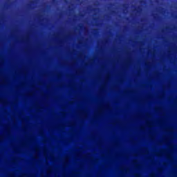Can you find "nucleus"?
Returning <instances> with one entry per match:
<instances>
[{
	"mask_svg": "<svg viewBox=\"0 0 177 177\" xmlns=\"http://www.w3.org/2000/svg\"><path fill=\"white\" fill-rule=\"evenodd\" d=\"M146 124H147V126L149 127V128H152V127H153V122L152 121L147 120Z\"/></svg>",
	"mask_w": 177,
	"mask_h": 177,
	"instance_id": "11",
	"label": "nucleus"
},
{
	"mask_svg": "<svg viewBox=\"0 0 177 177\" xmlns=\"http://www.w3.org/2000/svg\"><path fill=\"white\" fill-rule=\"evenodd\" d=\"M21 146H22V147H27V143L26 142H22Z\"/></svg>",
	"mask_w": 177,
	"mask_h": 177,
	"instance_id": "25",
	"label": "nucleus"
},
{
	"mask_svg": "<svg viewBox=\"0 0 177 177\" xmlns=\"http://www.w3.org/2000/svg\"><path fill=\"white\" fill-rule=\"evenodd\" d=\"M29 140H30V142H32V140H34V138H29Z\"/></svg>",
	"mask_w": 177,
	"mask_h": 177,
	"instance_id": "38",
	"label": "nucleus"
},
{
	"mask_svg": "<svg viewBox=\"0 0 177 177\" xmlns=\"http://www.w3.org/2000/svg\"><path fill=\"white\" fill-rule=\"evenodd\" d=\"M90 160H91V161H92V162H97V161H98L97 159H95V158H93V157H91Z\"/></svg>",
	"mask_w": 177,
	"mask_h": 177,
	"instance_id": "16",
	"label": "nucleus"
},
{
	"mask_svg": "<svg viewBox=\"0 0 177 177\" xmlns=\"http://www.w3.org/2000/svg\"><path fill=\"white\" fill-rule=\"evenodd\" d=\"M164 164V165H165V163H163Z\"/></svg>",
	"mask_w": 177,
	"mask_h": 177,
	"instance_id": "50",
	"label": "nucleus"
},
{
	"mask_svg": "<svg viewBox=\"0 0 177 177\" xmlns=\"http://www.w3.org/2000/svg\"><path fill=\"white\" fill-rule=\"evenodd\" d=\"M155 156L157 157H161V156H165L167 160H172V153H169L166 149H162L159 152H154Z\"/></svg>",
	"mask_w": 177,
	"mask_h": 177,
	"instance_id": "1",
	"label": "nucleus"
},
{
	"mask_svg": "<svg viewBox=\"0 0 177 177\" xmlns=\"http://www.w3.org/2000/svg\"><path fill=\"white\" fill-rule=\"evenodd\" d=\"M28 95H29V96H33V95H34V92H30V93H28Z\"/></svg>",
	"mask_w": 177,
	"mask_h": 177,
	"instance_id": "33",
	"label": "nucleus"
},
{
	"mask_svg": "<svg viewBox=\"0 0 177 177\" xmlns=\"http://www.w3.org/2000/svg\"><path fill=\"white\" fill-rule=\"evenodd\" d=\"M52 172H53V169L52 168V167H49L47 169L48 175H50V174H52Z\"/></svg>",
	"mask_w": 177,
	"mask_h": 177,
	"instance_id": "12",
	"label": "nucleus"
},
{
	"mask_svg": "<svg viewBox=\"0 0 177 177\" xmlns=\"http://www.w3.org/2000/svg\"><path fill=\"white\" fill-rule=\"evenodd\" d=\"M32 177H34V175H32Z\"/></svg>",
	"mask_w": 177,
	"mask_h": 177,
	"instance_id": "48",
	"label": "nucleus"
},
{
	"mask_svg": "<svg viewBox=\"0 0 177 177\" xmlns=\"http://www.w3.org/2000/svg\"><path fill=\"white\" fill-rule=\"evenodd\" d=\"M83 157H85V155H84V156H83Z\"/></svg>",
	"mask_w": 177,
	"mask_h": 177,
	"instance_id": "49",
	"label": "nucleus"
},
{
	"mask_svg": "<svg viewBox=\"0 0 177 177\" xmlns=\"http://www.w3.org/2000/svg\"><path fill=\"white\" fill-rule=\"evenodd\" d=\"M35 151L36 152V153H39V147H35Z\"/></svg>",
	"mask_w": 177,
	"mask_h": 177,
	"instance_id": "21",
	"label": "nucleus"
},
{
	"mask_svg": "<svg viewBox=\"0 0 177 177\" xmlns=\"http://www.w3.org/2000/svg\"><path fill=\"white\" fill-rule=\"evenodd\" d=\"M0 103H1V104H4V106H6L9 104L8 100L5 98H0Z\"/></svg>",
	"mask_w": 177,
	"mask_h": 177,
	"instance_id": "7",
	"label": "nucleus"
},
{
	"mask_svg": "<svg viewBox=\"0 0 177 177\" xmlns=\"http://www.w3.org/2000/svg\"><path fill=\"white\" fill-rule=\"evenodd\" d=\"M42 142H43V143H45V142H46V141H45V139H44V140H43V141H42Z\"/></svg>",
	"mask_w": 177,
	"mask_h": 177,
	"instance_id": "44",
	"label": "nucleus"
},
{
	"mask_svg": "<svg viewBox=\"0 0 177 177\" xmlns=\"http://www.w3.org/2000/svg\"><path fill=\"white\" fill-rule=\"evenodd\" d=\"M34 158H35V160L38 159V153H35V154Z\"/></svg>",
	"mask_w": 177,
	"mask_h": 177,
	"instance_id": "31",
	"label": "nucleus"
},
{
	"mask_svg": "<svg viewBox=\"0 0 177 177\" xmlns=\"http://www.w3.org/2000/svg\"><path fill=\"white\" fill-rule=\"evenodd\" d=\"M169 149L170 150H172V149H174V145H169Z\"/></svg>",
	"mask_w": 177,
	"mask_h": 177,
	"instance_id": "35",
	"label": "nucleus"
},
{
	"mask_svg": "<svg viewBox=\"0 0 177 177\" xmlns=\"http://www.w3.org/2000/svg\"><path fill=\"white\" fill-rule=\"evenodd\" d=\"M140 152L142 154H149V149L146 147H142L140 149Z\"/></svg>",
	"mask_w": 177,
	"mask_h": 177,
	"instance_id": "6",
	"label": "nucleus"
},
{
	"mask_svg": "<svg viewBox=\"0 0 177 177\" xmlns=\"http://www.w3.org/2000/svg\"><path fill=\"white\" fill-rule=\"evenodd\" d=\"M63 176H66V173H64Z\"/></svg>",
	"mask_w": 177,
	"mask_h": 177,
	"instance_id": "45",
	"label": "nucleus"
},
{
	"mask_svg": "<svg viewBox=\"0 0 177 177\" xmlns=\"http://www.w3.org/2000/svg\"><path fill=\"white\" fill-rule=\"evenodd\" d=\"M62 117H66V112L61 113Z\"/></svg>",
	"mask_w": 177,
	"mask_h": 177,
	"instance_id": "34",
	"label": "nucleus"
},
{
	"mask_svg": "<svg viewBox=\"0 0 177 177\" xmlns=\"http://www.w3.org/2000/svg\"><path fill=\"white\" fill-rule=\"evenodd\" d=\"M131 63H132V61L131 60V59H126L124 61L125 67H127V68H128L129 67V66L131 65Z\"/></svg>",
	"mask_w": 177,
	"mask_h": 177,
	"instance_id": "5",
	"label": "nucleus"
},
{
	"mask_svg": "<svg viewBox=\"0 0 177 177\" xmlns=\"http://www.w3.org/2000/svg\"><path fill=\"white\" fill-rule=\"evenodd\" d=\"M1 84H3V85H6V79L1 78Z\"/></svg>",
	"mask_w": 177,
	"mask_h": 177,
	"instance_id": "19",
	"label": "nucleus"
},
{
	"mask_svg": "<svg viewBox=\"0 0 177 177\" xmlns=\"http://www.w3.org/2000/svg\"><path fill=\"white\" fill-rule=\"evenodd\" d=\"M156 111H158V113H161V111H162V108L160 107V106H156L155 108Z\"/></svg>",
	"mask_w": 177,
	"mask_h": 177,
	"instance_id": "13",
	"label": "nucleus"
},
{
	"mask_svg": "<svg viewBox=\"0 0 177 177\" xmlns=\"http://www.w3.org/2000/svg\"><path fill=\"white\" fill-rule=\"evenodd\" d=\"M158 172H159V174H161L162 172V168H158Z\"/></svg>",
	"mask_w": 177,
	"mask_h": 177,
	"instance_id": "27",
	"label": "nucleus"
},
{
	"mask_svg": "<svg viewBox=\"0 0 177 177\" xmlns=\"http://www.w3.org/2000/svg\"><path fill=\"white\" fill-rule=\"evenodd\" d=\"M138 118H140V115H138Z\"/></svg>",
	"mask_w": 177,
	"mask_h": 177,
	"instance_id": "47",
	"label": "nucleus"
},
{
	"mask_svg": "<svg viewBox=\"0 0 177 177\" xmlns=\"http://www.w3.org/2000/svg\"><path fill=\"white\" fill-rule=\"evenodd\" d=\"M134 176H135V177H142V176H141L140 174H138V173H136V174H134Z\"/></svg>",
	"mask_w": 177,
	"mask_h": 177,
	"instance_id": "28",
	"label": "nucleus"
},
{
	"mask_svg": "<svg viewBox=\"0 0 177 177\" xmlns=\"http://www.w3.org/2000/svg\"><path fill=\"white\" fill-rule=\"evenodd\" d=\"M29 38H30V37H29L28 36H26V37H25V39H26V40H28Z\"/></svg>",
	"mask_w": 177,
	"mask_h": 177,
	"instance_id": "39",
	"label": "nucleus"
},
{
	"mask_svg": "<svg viewBox=\"0 0 177 177\" xmlns=\"http://www.w3.org/2000/svg\"><path fill=\"white\" fill-rule=\"evenodd\" d=\"M166 131L167 132H174V129L172 127H167Z\"/></svg>",
	"mask_w": 177,
	"mask_h": 177,
	"instance_id": "14",
	"label": "nucleus"
},
{
	"mask_svg": "<svg viewBox=\"0 0 177 177\" xmlns=\"http://www.w3.org/2000/svg\"><path fill=\"white\" fill-rule=\"evenodd\" d=\"M9 177H16V175L13 172L8 173Z\"/></svg>",
	"mask_w": 177,
	"mask_h": 177,
	"instance_id": "18",
	"label": "nucleus"
},
{
	"mask_svg": "<svg viewBox=\"0 0 177 177\" xmlns=\"http://www.w3.org/2000/svg\"><path fill=\"white\" fill-rule=\"evenodd\" d=\"M64 167H67V165L68 164V161H70V158L68 156H66L64 158Z\"/></svg>",
	"mask_w": 177,
	"mask_h": 177,
	"instance_id": "8",
	"label": "nucleus"
},
{
	"mask_svg": "<svg viewBox=\"0 0 177 177\" xmlns=\"http://www.w3.org/2000/svg\"><path fill=\"white\" fill-rule=\"evenodd\" d=\"M107 85V82H105L104 83H103L101 86H100V90L101 91H104V89H106V86Z\"/></svg>",
	"mask_w": 177,
	"mask_h": 177,
	"instance_id": "10",
	"label": "nucleus"
},
{
	"mask_svg": "<svg viewBox=\"0 0 177 177\" xmlns=\"http://www.w3.org/2000/svg\"><path fill=\"white\" fill-rule=\"evenodd\" d=\"M149 177H156V174H154V173L150 174Z\"/></svg>",
	"mask_w": 177,
	"mask_h": 177,
	"instance_id": "29",
	"label": "nucleus"
},
{
	"mask_svg": "<svg viewBox=\"0 0 177 177\" xmlns=\"http://www.w3.org/2000/svg\"><path fill=\"white\" fill-rule=\"evenodd\" d=\"M104 111V106L103 105H102L98 109V111L95 115H97V116L102 115L103 114Z\"/></svg>",
	"mask_w": 177,
	"mask_h": 177,
	"instance_id": "3",
	"label": "nucleus"
},
{
	"mask_svg": "<svg viewBox=\"0 0 177 177\" xmlns=\"http://www.w3.org/2000/svg\"><path fill=\"white\" fill-rule=\"evenodd\" d=\"M77 74H81V70H80V69L77 70Z\"/></svg>",
	"mask_w": 177,
	"mask_h": 177,
	"instance_id": "37",
	"label": "nucleus"
},
{
	"mask_svg": "<svg viewBox=\"0 0 177 177\" xmlns=\"http://www.w3.org/2000/svg\"><path fill=\"white\" fill-rule=\"evenodd\" d=\"M110 80V73H107L106 75V79H105V82H107Z\"/></svg>",
	"mask_w": 177,
	"mask_h": 177,
	"instance_id": "15",
	"label": "nucleus"
},
{
	"mask_svg": "<svg viewBox=\"0 0 177 177\" xmlns=\"http://www.w3.org/2000/svg\"><path fill=\"white\" fill-rule=\"evenodd\" d=\"M133 165H135V167L138 169L140 168V167L141 166L140 164H138V160H133Z\"/></svg>",
	"mask_w": 177,
	"mask_h": 177,
	"instance_id": "9",
	"label": "nucleus"
},
{
	"mask_svg": "<svg viewBox=\"0 0 177 177\" xmlns=\"http://www.w3.org/2000/svg\"><path fill=\"white\" fill-rule=\"evenodd\" d=\"M21 177H26V174H22L21 176Z\"/></svg>",
	"mask_w": 177,
	"mask_h": 177,
	"instance_id": "42",
	"label": "nucleus"
},
{
	"mask_svg": "<svg viewBox=\"0 0 177 177\" xmlns=\"http://www.w3.org/2000/svg\"><path fill=\"white\" fill-rule=\"evenodd\" d=\"M65 127L66 126H64V124H59V128H62V129H64Z\"/></svg>",
	"mask_w": 177,
	"mask_h": 177,
	"instance_id": "24",
	"label": "nucleus"
},
{
	"mask_svg": "<svg viewBox=\"0 0 177 177\" xmlns=\"http://www.w3.org/2000/svg\"><path fill=\"white\" fill-rule=\"evenodd\" d=\"M16 162V160H12V162Z\"/></svg>",
	"mask_w": 177,
	"mask_h": 177,
	"instance_id": "46",
	"label": "nucleus"
},
{
	"mask_svg": "<svg viewBox=\"0 0 177 177\" xmlns=\"http://www.w3.org/2000/svg\"><path fill=\"white\" fill-rule=\"evenodd\" d=\"M78 114L81 118H88V112H86L85 110L78 111Z\"/></svg>",
	"mask_w": 177,
	"mask_h": 177,
	"instance_id": "2",
	"label": "nucleus"
},
{
	"mask_svg": "<svg viewBox=\"0 0 177 177\" xmlns=\"http://www.w3.org/2000/svg\"><path fill=\"white\" fill-rule=\"evenodd\" d=\"M74 125H75V124L74 123V122H69V126H70V127H74Z\"/></svg>",
	"mask_w": 177,
	"mask_h": 177,
	"instance_id": "26",
	"label": "nucleus"
},
{
	"mask_svg": "<svg viewBox=\"0 0 177 177\" xmlns=\"http://www.w3.org/2000/svg\"><path fill=\"white\" fill-rule=\"evenodd\" d=\"M21 86H24V83H21Z\"/></svg>",
	"mask_w": 177,
	"mask_h": 177,
	"instance_id": "43",
	"label": "nucleus"
},
{
	"mask_svg": "<svg viewBox=\"0 0 177 177\" xmlns=\"http://www.w3.org/2000/svg\"><path fill=\"white\" fill-rule=\"evenodd\" d=\"M6 131H7V133H8V135H10V127L8 126V127H6Z\"/></svg>",
	"mask_w": 177,
	"mask_h": 177,
	"instance_id": "17",
	"label": "nucleus"
},
{
	"mask_svg": "<svg viewBox=\"0 0 177 177\" xmlns=\"http://www.w3.org/2000/svg\"><path fill=\"white\" fill-rule=\"evenodd\" d=\"M120 171H122V172H125L126 174H128V172H129V168L127 166H121L120 167Z\"/></svg>",
	"mask_w": 177,
	"mask_h": 177,
	"instance_id": "4",
	"label": "nucleus"
},
{
	"mask_svg": "<svg viewBox=\"0 0 177 177\" xmlns=\"http://www.w3.org/2000/svg\"><path fill=\"white\" fill-rule=\"evenodd\" d=\"M35 106L37 107V109H41V106L39 105V104H38V102H36L35 104Z\"/></svg>",
	"mask_w": 177,
	"mask_h": 177,
	"instance_id": "23",
	"label": "nucleus"
},
{
	"mask_svg": "<svg viewBox=\"0 0 177 177\" xmlns=\"http://www.w3.org/2000/svg\"><path fill=\"white\" fill-rule=\"evenodd\" d=\"M39 134L40 135V136H44V130H39Z\"/></svg>",
	"mask_w": 177,
	"mask_h": 177,
	"instance_id": "20",
	"label": "nucleus"
},
{
	"mask_svg": "<svg viewBox=\"0 0 177 177\" xmlns=\"http://www.w3.org/2000/svg\"><path fill=\"white\" fill-rule=\"evenodd\" d=\"M3 140V136H0V142H2Z\"/></svg>",
	"mask_w": 177,
	"mask_h": 177,
	"instance_id": "36",
	"label": "nucleus"
},
{
	"mask_svg": "<svg viewBox=\"0 0 177 177\" xmlns=\"http://www.w3.org/2000/svg\"><path fill=\"white\" fill-rule=\"evenodd\" d=\"M141 131H145L146 129L145 128V126H141L140 127Z\"/></svg>",
	"mask_w": 177,
	"mask_h": 177,
	"instance_id": "32",
	"label": "nucleus"
},
{
	"mask_svg": "<svg viewBox=\"0 0 177 177\" xmlns=\"http://www.w3.org/2000/svg\"><path fill=\"white\" fill-rule=\"evenodd\" d=\"M147 117L149 118L150 117V115L149 113H147L146 114Z\"/></svg>",
	"mask_w": 177,
	"mask_h": 177,
	"instance_id": "41",
	"label": "nucleus"
},
{
	"mask_svg": "<svg viewBox=\"0 0 177 177\" xmlns=\"http://www.w3.org/2000/svg\"><path fill=\"white\" fill-rule=\"evenodd\" d=\"M159 146H161L162 145V142H158Z\"/></svg>",
	"mask_w": 177,
	"mask_h": 177,
	"instance_id": "40",
	"label": "nucleus"
},
{
	"mask_svg": "<svg viewBox=\"0 0 177 177\" xmlns=\"http://www.w3.org/2000/svg\"><path fill=\"white\" fill-rule=\"evenodd\" d=\"M164 143H166V145H168V142H169V138H165L163 140Z\"/></svg>",
	"mask_w": 177,
	"mask_h": 177,
	"instance_id": "22",
	"label": "nucleus"
},
{
	"mask_svg": "<svg viewBox=\"0 0 177 177\" xmlns=\"http://www.w3.org/2000/svg\"><path fill=\"white\" fill-rule=\"evenodd\" d=\"M149 138H150L152 140H153V139H154V136H153V134H150V135H149Z\"/></svg>",
	"mask_w": 177,
	"mask_h": 177,
	"instance_id": "30",
	"label": "nucleus"
}]
</instances>
